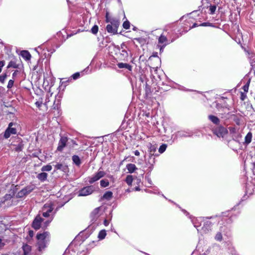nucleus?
I'll return each mask as SVG.
<instances>
[{"instance_id":"obj_1","label":"nucleus","mask_w":255,"mask_h":255,"mask_svg":"<svg viewBox=\"0 0 255 255\" xmlns=\"http://www.w3.org/2000/svg\"><path fill=\"white\" fill-rule=\"evenodd\" d=\"M95 189L93 186H86L83 188L79 192V196H86L91 194L94 191Z\"/></svg>"},{"instance_id":"obj_2","label":"nucleus","mask_w":255,"mask_h":255,"mask_svg":"<svg viewBox=\"0 0 255 255\" xmlns=\"http://www.w3.org/2000/svg\"><path fill=\"white\" fill-rule=\"evenodd\" d=\"M214 133L219 137H223L228 133V130L224 127L219 126L214 130Z\"/></svg>"},{"instance_id":"obj_3","label":"nucleus","mask_w":255,"mask_h":255,"mask_svg":"<svg viewBox=\"0 0 255 255\" xmlns=\"http://www.w3.org/2000/svg\"><path fill=\"white\" fill-rule=\"evenodd\" d=\"M105 174L106 173L104 171L99 170L94 175L89 178V182L91 184L93 183L104 177Z\"/></svg>"},{"instance_id":"obj_4","label":"nucleus","mask_w":255,"mask_h":255,"mask_svg":"<svg viewBox=\"0 0 255 255\" xmlns=\"http://www.w3.org/2000/svg\"><path fill=\"white\" fill-rule=\"evenodd\" d=\"M13 123H10L8 125V127L5 130L4 134V136L5 138L9 137L11 134H14L16 133V129L15 128H12Z\"/></svg>"},{"instance_id":"obj_5","label":"nucleus","mask_w":255,"mask_h":255,"mask_svg":"<svg viewBox=\"0 0 255 255\" xmlns=\"http://www.w3.org/2000/svg\"><path fill=\"white\" fill-rule=\"evenodd\" d=\"M42 221V218L39 215H37L33 221L32 227L35 230L39 229Z\"/></svg>"},{"instance_id":"obj_6","label":"nucleus","mask_w":255,"mask_h":255,"mask_svg":"<svg viewBox=\"0 0 255 255\" xmlns=\"http://www.w3.org/2000/svg\"><path fill=\"white\" fill-rule=\"evenodd\" d=\"M34 188L33 185L27 186L19 192L18 195L19 196L21 197L22 196L27 195L33 190Z\"/></svg>"},{"instance_id":"obj_7","label":"nucleus","mask_w":255,"mask_h":255,"mask_svg":"<svg viewBox=\"0 0 255 255\" xmlns=\"http://www.w3.org/2000/svg\"><path fill=\"white\" fill-rule=\"evenodd\" d=\"M43 211V216L45 217H48L49 216V213L53 210V208L50 204H45L42 209Z\"/></svg>"},{"instance_id":"obj_8","label":"nucleus","mask_w":255,"mask_h":255,"mask_svg":"<svg viewBox=\"0 0 255 255\" xmlns=\"http://www.w3.org/2000/svg\"><path fill=\"white\" fill-rule=\"evenodd\" d=\"M67 138L66 137H62L59 142L57 150L61 151L63 148L66 146Z\"/></svg>"},{"instance_id":"obj_9","label":"nucleus","mask_w":255,"mask_h":255,"mask_svg":"<svg viewBox=\"0 0 255 255\" xmlns=\"http://www.w3.org/2000/svg\"><path fill=\"white\" fill-rule=\"evenodd\" d=\"M49 233L47 232H44L42 234H38L36 236V238L38 241H47V239L49 238Z\"/></svg>"},{"instance_id":"obj_10","label":"nucleus","mask_w":255,"mask_h":255,"mask_svg":"<svg viewBox=\"0 0 255 255\" xmlns=\"http://www.w3.org/2000/svg\"><path fill=\"white\" fill-rule=\"evenodd\" d=\"M56 170H60L63 172H67L68 170V166L62 163H58L55 165Z\"/></svg>"},{"instance_id":"obj_11","label":"nucleus","mask_w":255,"mask_h":255,"mask_svg":"<svg viewBox=\"0 0 255 255\" xmlns=\"http://www.w3.org/2000/svg\"><path fill=\"white\" fill-rule=\"evenodd\" d=\"M107 30L109 33L116 34L117 33L118 29L114 27L111 24H108L106 27Z\"/></svg>"},{"instance_id":"obj_12","label":"nucleus","mask_w":255,"mask_h":255,"mask_svg":"<svg viewBox=\"0 0 255 255\" xmlns=\"http://www.w3.org/2000/svg\"><path fill=\"white\" fill-rule=\"evenodd\" d=\"M118 66L119 68H126L129 71H131L132 67L127 63H119L118 64Z\"/></svg>"},{"instance_id":"obj_13","label":"nucleus","mask_w":255,"mask_h":255,"mask_svg":"<svg viewBox=\"0 0 255 255\" xmlns=\"http://www.w3.org/2000/svg\"><path fill=\"white\" fill-rule=\"evenodd\" d=\"M21 56L25 60H28L31 58V55L29 52L26 50H23L21 52Z\"/></svg>"},{"instance_id":"obj_14","label":"nucleus","mask_w":255,"mask_h":255,"mask_svg":"<svg viewBox=\"0 0 255 255\" xmlns=\"http://www.w3.org/2000/svg\"><path fill=\"white\" fill-rule=\"evenodd\" d=\"M127 168L129 173H133L137 169L135 165L131 163L128 164L127 165Z\"/></svg>"},{"instance_id":"obj_15","label":"nucleus","mask_w":255,"mask_h":255,"mask_svg":"<svg viewBox=\"0 0 255 255\" xmlns=\"http://www.w3.org/2000/svg\"><path fill=\"white\" fill-rule=\"evenodd\" d=\"M209 119L212 121L214 124L218 125L220 123V120L219 118L216 116H213V115H209L208 116Z\"/></svg>"},{"instance_id":"obj_16","label":"nucleus","mask_w":255,"mask_h":255,"mask_svg":"<svg viewBox=\"0 0 255 255\" xmlns=\"http://www.w3.org/2000/svg\"><path fill=\"white\" fill-rule=\"evenodd\" d=\"M47 177V174L45 172H42L37 175V178L40 181H43L45 180Z\"/></svg>"},{"instance_id":"obj_17","label":"nucleus","mask_w":255,"mask_h":255,"mask_svg":"<svg viewBox=\"0 0 255 255\" xmlns=\"http://www.w3.org/2000/svg\"><path fill=\"white\" fill-rule=\"evenodd\" d=\"M46 243L47 241H38V245L39 251H41L42 250L44 249V248L46 247Z\"/></svg>"},{"instance_id":"obj_18","label":"nucleus","mask_w":255,"mask_h":255,"mask_svg":"<svg viewBox=\"0 0 255 255\" xmlns=\"http://www.w3.org/2000/svg\"><path fill=\"white\" fill-rule=\"evenodd\" d=\"M112 197L113 193L111 191H107L104 194L102 198L109 200L112 198Z\"/></svg>"},{"instance_id":"obj_19","label":"nucleus","mask_w":255,"mask_h":255,"mask_svg":"<svg viewBox=\"0 0 255 255\" xmlns=\"http://www.w3.org/2000/svg\"><path fill=\"white\" fill-rule=\"evenodd\" d=\"M112 25H113L114 27L118 29L119 25H120V22L119 20L117 19H113L112 21L110 22Z\"/></svg>"},{"instance_id":"obj_20","label":"nucleus","mask_w":255,"mask_h":255,"mask_svg":"<svg viewBox=\"0 0 255 255\" xmlns=\"http://www.w3.org/2000/svg\"><path fill=\"white\" fill-rule=\"evenodd\" d=\"M252 133L251 132L248 133L245 137V142L247 144L250 143L252 141Z\"/></svg>"},{"instance_id":"obj_21","label":"nucleus","mask_w":255,"mask_h":255,"mask_svg":"<svg viewBox=\"0 0 255 255\" xmlns=\"http://www.w3.org/2000/svg\"><path fill=\"white\" fill-rule=\"evenodd\" d=\"M72 160L74 163H75L77 165H79L81 164L80 158L77 155L73 156Z\"/></svg>"},{"instance_id":"obj_22","label":"nucleus","mask_w":255,"mask_h":255,"mask_svg":"<svg viewBox=\"0 0 255 255\" xmlns=\"http://www.w3.org/2000/svg\"><path fill=\"white\" fill-rule=\"evenodd\" d=\"M23 252H24V255H26L28 254L29 252L30 251L31 247H30V246H29L27 245H25L23 246Z\"/></svg>"},{"instance_id":"obj_23","label":"nucleus","mask_w":255,"mask_h":255,"mask_svg":"<svg viewBox=\"0 0 255 255\" xmlns=\"http://www.w3.org/2000/svg\"><path fill=\"white\" fill-rule=\"evenodd\" d=\"M132 181H133V178L131 175H128L127 176L126 179V182L128 185H129V186L131 185Z\"/></svg>"},{"instance_id":"obj_24","label":"nucleus","mask_w":255,"mask_h":255,"mask_svg":"<svg viewBox=\"0 0 255 255\" xmlns=\"http://www.w3.org/2000/svg\"><path fill=\"white\" fill-rule=\"evenodd\" d=\"M100 185L102 187H106L109 185V182L108 180L103 179L101 180Z\"/></svg>"},{"instance_id":"obj_25","label":"nucleus","mask_w":255,"mask_h":255,"mask_svg":"<svg viewBox=\"0 0 255 255\" xmlns=\"http://www.w3.org/2000/svg\"><path fill=\"white\" fill-rule=\"evenodd\" d=\"M167 38L163 35H161V36L158 38V42L159 43L162 44V43H164L167 42Z\"/></svg>"},{"instance_id":"obj_26","label":"nucleus","mask_w":255,"mask_h":255,"mask_svg":"<svg viewBox=\"0 0 255 255\" xmlns=\"http://www.w3.org/2000/svg\"><path fill=\"white\" fill-rule=\"evenodd\" d=\"M106 236L105 230H102L99 232L98 237L100 239H104Z\"/></svg>"},{"instance_id":"obj_27","label":"nucleus","mask_w":255,"mask_h":255,"mask_svg":"<svg viewBox=\"0 0 255 255\" xmlns=\"http://www.w3.org/2000/svg\"><path fill=\"white\" fill-rule=\"evenodd\" d=\"M52 169V166L50 165H47L42 167V171H49Z\"/></svg>"},{"instance_id":"obj_28","label":"nucleus","mask_w":255,"mask_h":255,"mask_svg":"<svg viewBox=\"0 0 255 255\" xmlns=\"http://www.w3.org/2000/svg\"><path fill=\"white\" fill-rule=\"evenodd\" d=\"M99 208H96L91 213V216L94 218H96L97 217L98 214L99 212Z\"/></svg>"},{"instance_id":"obj_29","label":"nucleus","mask_w":255,"mask_h":255,"mask_svg":"<svg viewBox=\"0 0 255 255\" xmlns=\"http://www.w3.org/2000/svg\"><path fill=\"white\" fill-rule=\"evenodd\" d=\"M166 147H167L166 144H163L161 145L159 148V150H158L159 152L161 153H163L165 150Z\"/></svg>"},{"instance_id":"obj_30","label":"nucleus","mask_w":255,"mask_h":255,"mask_svg":"<svg viewBox=\"0 0 255 255\" xmlns=\"http://www.w3.org/2000/svg\"><path fill=\"white\" fill-rule=\"evenodd\" d=\"M98 31V26L96 25H94L91 29V32L95 34H97Z\"/></svg>"},{"instance_id":"obj_31","label":"nucleus","mask_w":255,"mask_h":255,"mask_svg":"<svg viewBox=\"0 0 255 255\" xmlns=\"http://www.w3.org/2000/svg\"><path fill=\"white\" fill-rule=\"evenodd\" d=\"M215 239L218 241H221L222 240V235L221 233H218L216 236Z\"/></svg>"},{"instance_id":"obj_32","label":"nucleus","mask_w":255,"mask_h":255,"mask_svg":"<svg viewBox=\"0 0 255 255\" xmlns=\"http://www.w3.org/2000/svg\"><path fill=\"white\" fill-rule=\"evenodd\" d=\"M123 27L126 29H128L129 28L130 23L128 21H126L123 23Z\"/></svg>"},{"instance_id":"obj_33","label":"nucleus","mask_w":255,"mask_h":255,"mask_svg":"<svg viewBox=\"0 0 255 255\" xmlns=\"http://www.w3.org/2000/svg\"><path fill=\"white\" fill-rule=\"evenodd\" d=\"M249 83H250V81L248 82L246 85H245L243 87V89L244 90V91L247 93L248 92V90H249Z\"/></svg>"},{"instance_id":"obj_34","label":"nucleus","mask_w":255,"mask_h":255,"mask_svg":"<svg viewBox=\"0 0 255 255\" xmlns=\"http://www.w3.org/2000/svg\"><path fill=\"white\" fill-rule=\"evenodd\" d=\"M13 83H14V81L12 80H10L8 82V84L7 86V88L8 89L11 88L13 86Z\"/></svg>"},{"instance_id":"obj_35","label":"nucleus","mask_w":255,"mask_h":255,"mask_svg":"<svg viewBox=\"0 0 255 255\" xmlns=\"http://www.w3.org/2000/svg\"><path fill=\"white\" fill-rule=\"evenodd\" d=\"M216 9V6L215 5H211L210 7V10L211 11V14H213Z\"/></svg>"},{"instance_id":"obj_36","label":"nucleus","mask_w":255,"mask_h":255,"mask_svg":"<svg viewBox=\"0 0 255 255\" xmlns=\"http://www.w3.org/2000/svg\"><path fill=\"white\" fill-rule=\"evenodd\" d=\"M153 57H155L156 58V59H155L156 61L157 62H159V59L158 57L157 56V53L156 54H154L153 56H150L149 58V61H151L152 60Z\"/></svg>"},{"instance_id":"obj_37","label":"nucleus","mask_w":255,"mask_h":255,"mask_svg":"<svg viewBox=\"0 0 255 255\" xmlns=\"http://www.w3.org/2000/svg\"><path fill=\"white\" fill-rule=\"evenodd\" d=\"M247 97V95L246 93H244L243 92H241V99L242 101H244L245 100V99Z\"/></svg>"},{"instance_id":"obj_38","label":"nucleus","mask_w":255,"mask_h":255,"mask_svg":"<svg viewBox=\"0 0 255 255\" xmlns=\"http://www.w3.org/2000/svg\"><path fill=\"white\" fill-rule=\"evenodd\" d=\"M6 75L0 76V81L1 83H3L4 80L6 79Z\"/></svg>"},{"instance_id":"obj_39","label":"nucleus","mask_w":255,"mask_h":255,"mask_svg":"<svg viewBox=\"0 0 255 255\" xmlns=\"http://www.w3.org/2000/svg\"><path fill=\"white\" fill-rule=\"evenodd\" d=\"M80 76V74L79 73H76L73 75L72 77L74 79H77Z\"/></svg>"},{"instance_id":"obj_40","label":"nucleus","mask_w":255,"mask_h":255,"mask_svg":"<svg viewBox=\"0 0 255 255\" xmlns=\"http://www.w3.org/2000/svg\"><path fill=\"white\" fill-rule=\"evenodd\" d=\"M122 54L125 57H127L128 56V52L126 50H122Z\"/></svg>"},{"instance_id":"obj_41","label":"nucleus","mask_w":255,"mask_h":255,"mask_svg":"<svg viewBox=\"0 0 255 255\" xmlns=\"http://www.w3.org/2000/svg\"><path fill=\"white\" fill-rule=\"evenodd\" d=\"M41 104H42V103L41 102H36L35 103V105H36V106L38 108L40 107V106H41Z\"/></svg>"},{"instance_id":"obj_42","label":"nucleus","mask_w":255,"mask_h":255,"mask_svg":"<svg viewBox=\"0 0 255 255\" xmlns=\"http://www.w3.org/2000/svg\"><path fill=\"white\" fill-rule=\"evenodd\" d=\"M134 154L136 155V156H139V154H140V153L138 151V150H135L134 151Z\"/></svg>"},{"instance_id":"obj_43","label":"nucleus","mask_w":255,"mask_h":255,"mask_svg":"<svg viewBox=\"0 0 255 255\" xmlns=\"http://www.w3.org/2000/svg\"><path fill=\"white\" fill-rule=\"evenodd\" d=\"M4 66V63L2 61H0V69H1V68Z\"/></svg>"},{"instance_id":"obj_44","label":"nucleus","mask_w":255,"mask_h":255,"mask_svg":"<svg viewBox=\"0 0 255 255\" xmlns=\"http://www.w3.org/2000/svg\"><path fill=\"white\" fill-rule=\"evenodd\" d=\"M104 225L105 226H108L109 225V222L107 220L104 221Z\"/></svg>"},{"instance_id":"obj_45","label":"nucleus","mask_w":255,"mask_h":255,"mask_svg":"<svg viewBox=\"0 0 255 255\" xmlns=\"http://www.w3.org/2000/svg\"><path fill=\"white\" fill-rule=\"evenodd\" d=\"M29 234L30 236H32L33 234V232L32 231H30L29 232Z\"/></svg>"},{"instance_id":"obj_46","label":"nucleus","mask_w":255,"mask_h":255,"mask_svg":"<svg viewBox=\"0 0 255 255\" xmlns=\"http://www.w3.org/2000/svg\"><path fill=\"white\" fill-rule=\"evenodd\" d=\"M201 26H206L207 25V23H203L201 24Z\"/></svg>"},{"instance_id":"obj_47","label":"nucleus","mask_w":255,"mask_h":255,"mask_svg":"<svg viewBox=\"0 0 255 255\" xmlns=\"http://www.w3.org/2000/svg\"><path fill=\"white\" fill-rule=\"evenodd\" d=\"M135 190L136 191H139L140 190L139 188L138 187H136L135 188Z\"/></svg>"},{"instance_id":"obj_48","label":"nucleus","mask_w":255,"mask_h":255,"mask_svg":"<svg viewBox=\"0 0 255 255\" xmlns=\"http://www.w3.org/2000/svg\"><path fill=\"white\" fill-rule=\"evenodd\" d=\"M49 209V208H47L44 211H46L47 210H48Z\"/></svg>"},{"instance_id":"obj_49","label":"nucleus","mask_w":255,"mask_h":255,"mask_svg":"<svg viewBox=\"0 0 255 255\" xmlns=\"http://www.w3.org/2000/svg\"><path fill=\"white\" fill-rule=\"evenodd\" d=\"M125 46L124 44H123V45H121V47H122V48H123V46Z\"/></svg>"},{"instance_id":"obj_50","label":"nucleus","mask_w":255,"mask_h":255,"mask_svg":"<svg viewBox=\"0 0 255 255\" xmlns=\"http://www.w3.org/2000/svg\"><path fill=\"white\" fill-rule=\"evenodd\" d=\"M161 50H162V47L160 48V51H161Z\"/></svg>"},{"instance_id":"obj_51","label":"nucleus","mask_w":255,"mask_h":255,"mask_svg":"<svg viewBox=\"0 0 255 255\" xmlns=\"http://www.w3.org/2000/svg\"><path fill=\"white\" fill-rule=\"evenodd\" d=\"M153 66H154L153 68H154L155 67H157V66H155V65H153Z\"/></svg>"},{"instance_id":"obj_52","label":"nucleus","mask_w":255,"mask_h":255,"mask_svg":"<svg viewBox=\"0 0 255 255\" xmlns=\"http://www.w3.org/2000/svg\"><path fill=\"white\" fill-rule=\"evenodd\" d=\"M196 26V24H194V25H193L194 27H195Z\"/></svg>"},{"instance_id":"obj_53","label":"nucleus","mask_w":255,"mask_h":255,"mask_svg":"<svg viewBox=\"0 0 255 255\" xmlns=\"http://www.w3.org/2000/svg\"><path fill=\"white\" fill-rule=\"evenodd\" d=\"M129 191H129V189H128V190H127V192H129Z\"/></svg>"},{"instance_id":"obj_54","label":"nucleus","mask_w":255,"mask_h":255,"mask_svg":"<svg viewBox=\"0 0 255 255\" xmlns=\"http://www.w3.org/2000/svg\"><path fill=\"white\" fill-rule=\"evenodd\" d=\"M1 69H0V73L1 72Z\"/></svg>"},{"instance_id":"obj_55","label":"nucleus","mask_w":255,"mask_h":255,"mask_svg":"<svg viewBox=\"0 0 255 255\" xmlns=\"http://www.w3.org/2000/svg\"><path fill=\"white\" fill-rule=\"evenodd\" d=\"M1 243V240H0V243Z\"/></svg>"}]
</instances>
